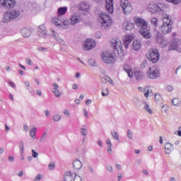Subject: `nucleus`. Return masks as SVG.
I'll use <instances>...</instances> for the list:
<instances>
[{
	"label": "nucleus",
	"mask_w": 181,
	"mask_h": 181,
	"mask_svg": "<svg viewBox=\"0 0 181 181\" xmlns=\"http://www.w3.org/2000/svg\"><path fill=\"white\" fill-rule=\"evenodd\" d=\"M98 21L101 24V28L103 29H107V28H110L112 25V20L108 13L103 11L98 14Z\"/></svg>",
	"instance_id": "obj_1"
},
{
	"label": "nucleus",
	"mask_w": 181,
	"mask_h": 181,
	"mask_svg": "<svg viewBox=\"0 0 181 181\" xmlns=\"http://www.w3.org/2000/svg\"><path fill=\"white\" fill-rule=\"evenodd\" d=\"M172 19L168 15L163 16V24L160 28V31L163 35H168V33H172Z\"/></svg>",
	"instance_id": "obj_2"
},
{
	"label": "nucleus",
	"mask_w": 181,
	"mask_h": 181,
	"mask_svg": "<svg viewBox=\"0 0 181 181\" xmlns=\"http://www.w3.org/2000/svg\"><path fill=\"white\" fill-rule=\"evenodd\" d=\"M21 16V11L16 9H11L6 12L4 15L3 22L4 23H8L11 21H14V19H18Z\"/></svg>",
	"instance_id": "obj_3"
},
{
	"label": "nucleus",
	"mask_w": 181,
	"mask_h": 181,
	"mask_svg": "<svg viewBox=\"0 0 181 181\" xmlns=\"http://www.w3.org/2000/svg\"><path fill=\"white\" fill-rule=\"evenodd\" d=\"M160 54L157 49H151L147 52V58L151 63H158Z\"/></svg>",
	"instance_id": "obj_4"
},
{
	"label": "nucleus",
	"mask_w": 181,
	"mask_h": 181,
	"mask_svg": "<svg viewBox=\"0 0 181 181\" xmlns=\"http://www.w3.org/2000/svg\"><path fill=\"white\" fill-rule=\"evenodd\" d=\"M119 4L124 15H131L132 12V4L131 1L128 0H121Z\"/></svg>",
	"instance_id": "obj_5"
},
{
	"label": "nucleus",
	"mask_w": 181,
	"mask_h": 181,
	"mask_svg": "<svg viewBox=\"0 0 181 181\" xmlns=\"http://www.w3.org/2000/svg\"><path fill=\"white\" fill-rule=\"evenodd\" d=\"M165 9V4H154L151 3L148 6V10L149 12H151V13H156L158 12H162Z\"/></svg>",
	"instance_id": "obj_6"
},
{
	"label": "nucleus",
	"mask_w": 181,
	"mask_h": 181,
	"mask_svg": "<svg viewBox=\"0 0 181 181\" xmlns=\"http://www.w3.org/2000/svg\"><path fill=\"white\" fill-rule=\"evenodd\" d=\"M101 58L103 62L105 63V64H114L115 63V57H114V54L110 52L103 53L101 55Z\"/></svg>",
	"instance_id": "obj_7"
},
{
	"label": "nucleus",
	"mask_w": 181,
	"mask_h": 181,
	"mask_svg": "<svg viewBox=\"0 0 181 181\" xmlns=\"http://www.w3.org/2000/svg\"><path fill=\"white\" fill-rule=\"evenodd\" d=\"M160 76V71H159V68L157 66L151 67L147 72V77L148 78H151V80H155V78H158Z\"/></svg>",
	"instance_id": "obj_8"
},
{
	"label": "nucleus",
	"mask_w": 181,
	"mask_h": 181,
	"mask_svg": "<svg viewBox=\"0 0 181 181\" xmlns=\"http://www.w3.org/2000/svg\"><path fill=\"white\" fill-rule=\"evenodd\" d=\"M16 5V0H0V8L4 9H11Z\"/></svg>",
	"instance_id": "obj_9"
},
{
	"label": "nucleus",
	"mask_w": 181,
	"mask_h": 181,
	"mask_svg": "<svg viewBox=\"0 0 181 181\" xmlns=\"http://www.w3.org/2000/svg\"><path fill=\"white\" fill-rule=\"evenodd\" d=\"M134 23L137 28L139 29H144L148 27V22L145 21L144 18H141L139 17H135L134 18Z\"/></svg>",
	"instance_id": "obj_10"
},
{
	"label": "nucleus",
	"mask_w": 181,
	"mask_h": 181,
	"mask_svg": "<svg viewBox=\"0 0 181 181\" xmlns=\"http://www.w3.org/2000/svg\"><path fill=\"white\" fill-rule=\"evenodd\" d=\"M95 46H97L95 40L88 38L83 44V49L85 50H91V49H94Z\"/></svg>",
	"instance_id": "obj_11"
},
{
	"label": "nucleus",
	"mask_w": 181,
	"mask_h": 181,
	"mask_svg": "<svg viewBox=\"0 0 181 181\" xmlns=\"http://www.w3.org/2000/svg\"><path fill=\"white\" fill-rule=\"evenodd\" d=\"M111 45L115 50L117 52L122 50V42L118 38H115L111 40Z\"/></svg>",
	"instance_id": "obj_12"
},
{
	"label": "nucleus",
	"mask_w": 181,
	"mask_h": 181,
	"mask_svg": "<svg viewBox=\"0 0 181 181\" xmlns=\"http://www.w3.org/2000/svg\"><path fill=\"white\" fill-rule=\"evenodd\" d=\"M139 33L144 39H151L152 37V33L149 30V28L147 26L144 28H141L139 30Z\"/></svg>",
	"instance_id": "obj_13"
},
{
	"label": "nucleus",
	"mask_w": 181,
	"mask_h": 181,
	"mask_svg": "<svg viewBox=\"0 0 181 181\" xmlns=\"http://www.w3.org/2000/svg\"><path fill=\"white\" fill-rule=\"evenodd\" d=\"M170 50H176L178 53H181V48H180V41L177 39H173L171 46Z\"/></svg>",
	"instance_id": "obj_14"
},
{
	"label": "nucleus",
	"mask_w": 181,
	"mask_h": 181,
	"mask_svg": "<svg viewBox=\"0 0 181 181\" xmlns=\"http://www.w3.org/2000/svg\"><path fill=\"white\" fill-rule=\"evenodd\" d=\"M134 40V35H126L123 39V43L125 49H128L129 47V45L131 42Z\"/></svg>",
	"instance_id": "obj_15"
},
{
	"label": "nucleus",
	"mask_w": 181,
	"mask_h": 181,
	"mask_svg": "<svg viewBox=\"0 0 181 181\" xmlns=\"http://www.w3.org/2000/svg\"><path fill=\"white\" fill-rule=\"evenodd\" d=\"M105 8L110 13L114 12V0H106L105 1Z\"/></svg>",
	"instance_id": "obj_16"
},
{
	"label": "nucleus",
	"mask_w": 181,
	"mask_h": 181,
	"mask_svg": "<svg viewBox=\"0 0 181 181\" xmlns=\"http://www.w3.org/2000/svg\"><path fill=\"white\" fill-rule=\"evenodd\" d=\"M51 33L52 35L53 36V37H54L55 40H57V42H58V43H60V45H62V46H64V45H66V42H64V40H62L59 35H57V33H56V31H54V30H51Z\"/></svg>",
	"instance_id": "obj_17"
},
{
	"label": "nucleus",
	"mask_w": 181,
	"mask_h": 181,
	"mask_svg": "<svg viewBox=\"0 0 181 181\" xmlns=\"http://www.w3.org/2000/svg\"><path fill=\"white\" fill-rule=\"evenodd\" d=\"M79 9L83 12H88L90 11V5L86 2H81L79 4Z\"/></svg>",
	"instance_id": "obj_18"
},
{
	"label": "nucleus",
	"mask_w": 181,
	"mask_h": 181,
	"mask_svg": "<svg viewBox=\"0 0 181 181\" xmlns=\"http://www.w3.org/2000/svg\"><path fill=\"white\" fill-rule=\"evenodd\" d=\"M123 28H124V30H132V29H134V28H135V23H132L131 21L124 23Z\"/></svg>",
	"instance_id": "obj_19"
},
{
	"label": "nucleus",
	"mask_w": 181,
	"mask_h": 181,
	"mask_svg": "<svg viewBox=\"0 0 181 181\" xmlns=\"http://www.w3.org/2000/svg\"><path fill=\"white\" fill-rule=\"evenodd\" d=\"M134 77L137 81H141V80H144L145 76H144V73L140 70H135Z\"/></svg>",
	"instance_id": "obj_20"
},
{
	"label": "nucleus",
	"mask_w": 181,
	"mask_h": 181,
	"mask_svg": "<svg viewBox=\"0 0 181 181\" xmlns=\"http://www.w3.org/2000/svg\"><path fill=\"white\" fill-rule=\"evenodd\" d=\"M123 69L124 70V71H126L130 78H132L134 77V72L132 71V69L130 66L124 65L123 66Z\"/></svg>",
	"instance_id": "obj_21"
},
{
	"label": "nucleus",
	"mask_w": 181,
	"mask_h": 181,
	"mask_svg": "<svg viewBox=\"0 0 181 181\" xmlns=\"http://www.w3.org/2000/svg\"><path fill=\"white\" fill-rule=\"evenodd\" d=\"M21 35L23 36V37H29L32 35V31H30V29L23 28L21 30Z\"/></svg>",
	"instance_id": "obj_22"
},
{
	"label": "nucleus",
	"mask_w": 181,
	"mask_h": 181,
	"mask_svg": "<svg viewBox=\"0 0 181 181\" xmlns=\"http://www.w3.org/2000/svg\"><path fill=\"white\" fill-rule=\"evenodd\" d=\"M71 21V25H76V23H78L80 21H81V18H80V16H78L76 14H73L70 18Z\"/></svg>",
	"instance_id": "obj_23"
},
{
	"label": "nucleus",
	"mask_w": 181,
	"mask_h": 181,
	"mask_svg": "<svg viewBox=\"0 0 181 181\" xmlns=\"http://www.w3.org/2000/svg\"><path fill=\"white\" fill-rule=\"evenodd\" d=\"M74 169H76V170H80L81 168H83V163L78 159H76L73 163Z\"/></svg>",
	"instance_id": "obj_24"
},
{
	"label": "nucleus",
	"mask_w": 181,
	"mask_h": 181,
	"mask_svg": "<svg viewBox=\"0 0 181 181\" xmlns=\"http://www.w3.org/2000/svg\"><path fill=\"white\" fill-rule=\"evenodd\" d=\"M52 23L55 26H62V24L63 23V18L60 16L55 17L52 18Z\"/></svg>",
	"instance_id": "obj_25"
},
{
	"label": "nucleus",
	"mask_w": 181,
	"mask_h": 181,
	"mask_svg": "<svg viewBox=\"0 0 181 181\" xmlns=\"http://www.w3.org/2000/svg\"><path fill=\"white\" fill-rule=\"evenodd\" d=\"M132 47L134 50H139L141 47H142V45L141 44V41L139 40H136L133 41Z\"/></svg>",
	"instance_id": "obj_26"
},
{
	"label": "nucleus",
	"mask_w": 181,
	"mask_h": 181,
	"mask_svg": "<svg viewBox=\"0 0 181 181\" xmlns=\"http://www.w3.org/2000/svg\"><path fill=\"white\" fill-rule=\"evenodd\" d=\"M165 153L167 155H170L172 151H173V146L170 143H166L165 146Z\"/></svg>",
	"instance_id": "obj_27"
},
{
	"label": "nucleus",
	"mask_w": 181,
	"mask_h": 181,
	"mask_svg": "<svg viewBox=\"0 0 181 181\" xmlns=\"http://www.w3.org/2000/svg\"><path fill=\"white\" fill-rule=\"evenodd\" d=\"M156 39L158 45H163V42H165V39L163 38L162 33L159 32L157 33V34L156 35Z\"/></svg>",
	"instance_id": "obj_28"
},
{
	"label": "nucleus",
	"mask_w": 181,
	"mask_h": 181,
	"mask_svg": "<svg viewBox=\"0 0 181 181\" xmlns=\"http://www.w3.org/2000/svg\"><path fill=\"white\" fill-rule=\"evenodd\" d=\"M64 181H73V173L71 171L66 172L64 175Z\"/></svg>",
	"instance_id": "obj_29"
},
{
	"label": "nucleus",
	"mask_w": 181,
	"mask_h": 181,
	"mask_svg": "<svg viewBox=\"0 0 181 181\" xmlns=\"http://www.w3.org/2000/svg\"><path fill=\"white\" fill-rule=\"evenodd\" d=\"M67 12V7H59L57 10L58 16H63Z\"/></svg>",
	"instance_id": "obj_30"
},
{
	"label": "nucleus",
	"mask_w": 181,
	"mask_h": 181,
	"mask_svg": "<svg viewBox=\"0 0 181 181\" xmlns=\"http://www.w3.org/2000/svg\"><path fill=\"white\" fill-rule=\"evenodd\" d=\"M38 32L39 33L41 34V36L42 37L46 36L47 32H46V26L45 25V24L40 25Z\"/></svg>",
	"instance_id": "obj_31"
},
{
	"label": "nucleus",
	"mask_w": 181,
	"mask_h": 181,
	"mask_svg": "<svg viewBox=\"0 0 181 181\" xmlns=\"http://www.w3.org/2000/svg\"><path fill=\"white\" fill-rule=\"evenodd\" d=\"M36 132H37V128H36V127H34L30 130V136H31L33 139H36Z\"/></svg>",
	"instance_id": "obj_32"
},
{
	"label": "nucleus",
	"mask_w": 181,
	"mask_h": 181,
	"mask_svg": "<svg viewBox=\"0 0 181 181\" xmlns=\"http://www.w3.org/2000/svg\"><path fill=\"white\" fill-rule=\"evenodd\" d=\"M144 96L146 97V98H148V97H149V94H151V93H152V89H151V88L149 86H146L144 88Z\"/></svg>",
	"instance_id": "obj_33"
},
{
	"label": "nucleus",
	"mask_w": 181,
	"mask_h": 181,
	"mask_svg": "<svg viewBox=\"0 0 181 181\" xmlns=\"http://www.w3.org/2000/svg\"><path fill=\"white\" fill-rule=\"evenodd\" d=\"M46 139H47V132H44L40 138V144H45Z\"/></svg>",
	"instance_id": "obj_34"
},
{
	"label": "nucleus",
	"mask_w": 181,
	"mask_h": 181,
	"mask_svg": "<svg viewBox=\"0 0 181 181\" xmlns=\"http://www.w3.org/2000/svg\"><path fill=\"white\" fill-rule=\"evenodd\" d=\"M19 149H20V153L22 156L23 155V152H25V143L21 141L18 144Z\"/></svg>",
	"instance_id": "obj_35"
},
{
	"label": "nucleus",
	"mask_w": 181,
	"mask_h": 181,
	"mask_svg": "<svg viewBox=\"0 0 181 181\" xmlns=\"http://www.w3.org/2000/svg\"><path fill=\"white\" fill-rule=\"evenodd\" d=\"M172 104H173V105H174L175 107H180V105H181L180 99H179V98H175L173 99V100H172Z\"/></svg>",
	"instance_id": "obj_36"
},
{
	"label": "nucleus",
	"mask_w": 181,
	"mask_h": 181,
	"mask_svg": "<svg viewBox=\"0 0 181 181\" xmlns=\"http://www.w3.org/2000/svg\"><path fill=\"white\" fill-rule=\"evenodd\" d=\"M144 110L150 115L153 114V111H152V109H151L149 105L146 103H144Z\"/></svg>",
	"instance_id": "obj_37"
},
{
	"label": "nucleus",
	"mask_w": 181,
	"mask_h": 181,
	"mask_svg": "<svg viewBox=\"0 0 181 181\" xmlns=\"http://www.w3.org/2000/svg\"><path fill=\"white\" fill-rule=\"evenodd\" d=\"M69 25H70V21H69V20H67V19H62V23L61 26L64 29H67V28H69Z\"/></svg>",
	"instance_id": "obj_38"
},
{
	"label": "nucleus",
	"mask_w": 181,
	"mask_h": 181,
	"mask_svg": "<svg viewBox=\"0 0 181 181\" xmlns=\"http://www.w3.org/2000/svg\"><path fill=\"white\" fill-rule=\"evenodd\" d=\"M52 93L55 95L57 98L62 97V91L59 89H52Z\"/></svg>",
	"instance_id": "obj_39"
},
{
	"label": "nucleus",
	"mask_w": 181,
	"mask_h": 181,
	"mask_svg": "<svg viewBox=\"0 0 181 181\" xmlns=\"http://www.w3.org/2000/svg\"><path fill=\"white\" fill-rule=\"evenodd\" d=\"M88 64L91 67H95V66H97V62H95V59H90L88 61Z\"/></svg>",
	"instance_id": "obj_40"
},
{
	"label": "nucleus",
	"mask_w": 181,
	"mask_h": 181,
	"mask_svg": "<svg viewBox=\"0 0 181 181\" xmlns=\"http://www.w3.org/2000/svg\"><path fill=\"white\" fill-rule=\"evenodd\" d=\"M52 119L55 122H59L62 119V115L57 114L52 116Z\"/></svg>",
	"instance_id": "obj_41"
},
{
	"label": "nucleus",
	"mask_w": 181,
	"mask_h": 181,
	"mask_svg": "<svg viewBox=\"0 0 181 181\" xmlns=\"http://www.w3.org/2000/svg\"><path fill=\"white\" fill-rule=\"evenodd\" d=\"M88 171L90 175H95V170L94 169V166L89 165H88Z\"/></svg>",
	"instance_id": "obj_42"
},
{
	"label": "nucleus",
	"mask_w": 181,
	"mask_h": 181,
	"mask_svg": "<svg viewBox=\"0 0 181 181\" xmlns=\"http://www.w3.org/2000/svg\"><path fill=\"white\" fill-rule=\"evenodd\" d=\"M80 132H81V134L83 136H87V128L86 127H82L80 129Z\"/></svg>",
	"instance_id": "obj_43"
},
{
	"label": "nucleus",
	"mask_w": 181,
	"mask_h": 181,
	"mask_svg": "<svg viewBox=\"0 0 181 181\" xmlns=\"http://www.w3.org/2000/svg\"><path fill=\"white\" fill-rule=\"evenodd\" d=\"M111 135L113 139H116V141H119V134H118V132H111Z\"/></svg>",
	"instance_id": "obj_44"
},
{
	"label": "nucleus",
	"mask_w": 181,
	"mask_h": 181,
	"mask_svg": "<svg viewBox=\"0 0 181 181\" xmlns=\"http://www.w3.org/2000/svg\"><path fill=\"white\" fill-rule=\"evenodd\" d=\"M151 23L153 26H155V28H156V26H158V18H151Z\"/></svg>",
	"instance_id": "obj_45"
},
{
	"label": "nucleus",
	"mask_w": 181,
	"mask_h": 181,
	"mask_svg": "<svg viewBox=\"0 0 181 181\" xmlns=\"http://www.w3.org/2000/svg\"><path fill=\"white\" fill-rule=\"evenodd\" d=\"M49 170H54L56 169V165L54 162H51L48 165Z\"/></svg>",
	"instance_id": "obj_46"
},
{
	"label": "nucleus",
	"mask_w": 181,
	"mask_h": 181,
	"mask_svg": "<svg viewBox=\"0 0 181 181\" xmlns=\"http://www.w3.org/2000/svg\"><path fill=\"white\" fill-rule=\"evenodd\" d=\"M167 111H169V106L168 105H162L161 106V112H166Z\"/></svg>",
	"instance_id": "obj_47"
},
{
	"label": "nucleus",
	"mask_w": 181,
	"mask_h": 181,
	"mask_svg": "<svg viewBox=\"0 0 181 181\" xmlns=\"http://www.w3.org/2000/svg\"><path fill=\"white\" fill-rule=\"evenodd\" d=\"M108 78H110V76H105L104 77L101 78V82L103 84H107V83L108 82Z\"/></svg>",
	"instance_id": "obj_48"
},
{
	"label": "nucleus",
	"mask_w": 181,
	"mask_h": 181,
	"mask_svg": "<svg viewBox=\"0 0 181 181\" xmlns=\"http://www.w3.org/2000/svg\"><path fill=\"white\" fill-rule=\"evenodd\" d=\"M31 153H32L33 158H35V159H36V158H37V156H39V153L36 152V151H35V149L31 150Z\"/></svg>",
	"instance_id": "obj_49"
},
{
	"label": "nucleus",
	"mask_w": 181,
	"mask_h": 181,
	"mask_svg": "<svg viewBox=\"0 0 181 181\" xmlns=\"http://www.w3.org/2000/svg\"><path fill=\"white\" fill-rule=\"evenodd\" d=\"M167 2H171L172 4H174V5H178V4H180L181 0H165Z\"/></svg>",
	"instance_id": "obj_50"
},
{
	"label": "nucleus",
	"mask_w": 181,
	"mask_h": 181,
	"mask_svg": "<svg viewBox=\"0 0 181 181\" xmlns=\"http://www.w3.org/2000/svg\"><path fill=\"white\" fill-rule=\"evenodd\" d=\"M105 91V93L104 91H102L103 97H107V95L110 94V89L108 88H107Z\"/></svg>",
	"instance_id": "obj_51"
},
{
	"label": "nucleus",
	"mask_w": 181,
	"mask_h": 181,
	"mask_svg": "<svg viewBox=\"0 0 181 181\" xmlns=\"http://www.w3.org/2000/svg\"><path fill=\"white\" fill-rule=\"evenodd\" d=\"M37 50H38V52H47V48L43 47H38Z\"/></svg>",
	"instance_id": "obj_52"
},
{
	"label": "nucleus",
	"mask_w": 181,
	"mask_h": 181,
	"mask_svg": "<svg viewBox=\"0 0 181 181\" xmlns=\"http://www.w3.org/2000/svg\"><path fill=\"white\" fill-rule=\"evenodd\" d=\"M74 181H83V180L81 179V177L80 175H75L74 177Z\"/></svg>",
	"instance_id": "obj_53"
},
{
	"label": "nucleus",
	"mask_w": 181,
	"mask_h": 181,
	"mask_svg": "<svg viewBox=\"0 0 181 181\" xmlns=\"http://www.w3.org/2000/svg\"><path fill=\"white\" fill-rule=\"evenodd\" d=\"M166 90L168 91V93H172V91H173V86H172V85H168Z\"/></svg>",
	"instance_id": "obj_54"
},
{
	"label": "nucleus",
	"mask_w": 181,
	"mask_h": 181,
	"mask_svg": "<svg viewBox=\"0 0 181 181\" xmlns=\"http://www.w3.org/2000/svg\"><path fill=\"white\" fill-rule=\"evenodd\" d=\"M134 103L136 104V105H138L139 104H141V100L139 98L135 97L134 98Z\"/></svg>",
	"instance_id": "obj_55"
},
{
	"label": "nucleus",
	"mask_w": 181,
	"mask_h": 181,
	"mask_svg": "<svg viewBox=\"0 0 181 181\" xmlns=\"http://www.w3.org/2000/svg\"><path fill=\"white\" fill-rule=\"evenodd\" d=\"M52 87H54V88H52V90H59V88H60V87L59 86V84H57V83H52Z\"/></svg>",
	"instance_id": "obj_56"
},
{
	"label": "nucleus",
	"mask_w": 181,
	"mask_h": 181,
	"mask_svg": "<svg viewBox=\"0 0 181 181\" xmlns=\"http://www.w3.org/2000/svg\"><path fill=\"white\" fill-rule=\"evenodd\" d=\"M40 179H42V175L38 174L35 178L33 181H40Z\"/></svg>",
	"instance_id": "obj_57"
},
{
	"label": "nucleus",
	"mask_w": 181,
	"mask_h": 181,
	"mask_svg": "<svg viewBox=\"0 0 181 181\" xmlns=\"http://www.w3.org/2000/svg\"><path fill=\"white\" fill-rule=\"evenodd\" d=\"M132 132L131 130H127V137L129 139H132Z\"/></svg>",
	"instance_id": "obj_58"
},
{
	"label": "nucleus",
	"mask_w": 181,
	"mask_h": 181,
	"mask_svg": "<svg viewBox=\"0 0 181 181\" xmlns=\"http://www.w3.org/2000/svg\"><path fill=\"white\" fill-rule=\"evenodd\" d=\"M63 113H64V115H66V117H70V112L69 111V110L64 109Z\"/></svg>",
	"instance_id": "obj_59"
},
{
	"label": "nucleus",
	"mask_w": 181,
	"mask_h": 181,
	"mask_svg": "<svg viewBox=\"0 0 181 181\" xmlns=\"http://www.w3.org/2000/svg\"><path fill=\"white\" fill-rule=\"evenodd\" d=\"M107 170H108L110 172V173H112V172H113L112 166H111L110 165H107Z\"/></svg>",
	"instance_id": "obj_60"
},
{
	"label": "nucleus",
	"mask_w": 181,
	"mask_h": 181,
	"mask_svg": "<svg viewBox=\"0 0 181 181\" xmlns=\"http://www.w3.org/2000/svg\"><path fill=\"white\" fill-rule=\"evenodd\" d=\"M23 131H24V132H28V131H29V127H28L27 124H24L23 127Z\"/></svg>",
	"instance_id": "obj_61"
},
{
	"label": "nucleus",
	"mask_w": 181,
	"mask_h": 181,
	"mask_svg": "<svg viewBox=\"0 0 181 181\" xmlns=\"http://www.w3.org/2000/svg\"><path fill=\"white\" fill-rule=\"evenodd\" d=\"M8 162L13 163V162H15V158L13 156H8Z\"/></svg>",
	"instance_id": "obj_62"
},
{
	"label": "nucleus",
	"mask_w": 181,
	"mask_h": 181,
	"mask_svg": "<svg viewBox=\"0 0 181 181\" xmlns=\"http://www.w3.org/2000/svg\"><path fill=\"white\" fill-rule=\"evenodd\" d=\"M155 100H156V101H159V100H160V94H159V93L156 94Z\"/></svg>",
	"instance_id": "obj_63"
},
{
	"label": "nucleus",
	"mask_w": 181,
	"mask_h": 181,
	"mask_svg": "<svg viewBox=\"0 0 181 181\" xmlns=\"http://www.w3.org/2000/svg\"><path fill=\"white\" fill-rule=\"evenodd\" d=\"M83 114H84L86 118H88V112H87V110L83 109Z\"/></svg>",
	"instance_id": "obj_64"
}]
</instances>
